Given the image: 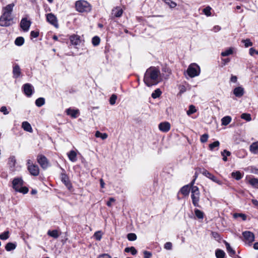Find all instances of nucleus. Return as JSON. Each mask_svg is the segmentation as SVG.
Instances as JSON below:
<instances>
[{
  "mask_svg": "<svg viewBox=\"0 0 258 258\" xmlns=\"http://www.w3.org/2000/svg\"><path fill=\"white\" fill-rule=\"evenodd\" d=\"M22 127L24 129V130H25L27 132H28L30 133L32 132L33 130H32V127H31L30 124L27 121L23 122L22 124Z\"/></svg>",
  "mask_w": 258,
  "mask_h": 258,
  "instance_id": "a878e982",
  "label": "nucleus"
},
{
  "mask_svg": "<svg viewBox=\"0 0 258 258\" xmlns=\"http://www.w3.org/2000/svg\"><path fill=\"white\" fill-rule=\"evenodd\" d=\"M95 137L96 138H100L102 140H105L108 137V135L106 133H101L99 131H97L95 133Z\"/></svg>",
  "mask_w": 258,
  "mask_h": 258,
  "instance_id": "7c9ffc66",
  "label": "nucleus"
},
{
  "mask_svg": "<svg viewBox=\"0 0 258 258\" xmlns=\"http://www.w3.org/2000/svg\"><path fill=\"white\" fill-rule=\"evenodd\" d=\"M190 188V186L188 185H186L181 188L180 191L183 196H187L189 194Z\"/></svg>",
  "mask_w": 258,
  "mask_h": 258,
  "instance_id": "bb28decb",
  "label": "nucleus"
},
{
  "mask_svg": "<svg viewBox=\"0 0 258 258\" xmlns=\"http://www.w3.org/2000/svg\"><path fill=\"white\" fill-rule=\"evenodd\" d=\"M229 61H230V59L228 58H224V59H222V63L223 64V65L226 64Z\"/></svg>",
  "mask_w": 258,
  "mask_h": 258,
  "instance_id": "774afa93",
  "label": "nucleus"
},
{
  "mask_svg": "<svg viewBox=\"0 0 258 258\" xmlns=\"http://www.w3.org/2000/svg\"><path fill=\"white\" fill-rule=\"evenodd\" d=\"M221 30V27L219 26H215L212 30L213 31H214L215 32H218L219 31H220Z\"/></svg>",
  "mask_w": 258,
  "mask_h": 258,
  "instance_id": "338daca9",
  "label": "nucleus"
},
{
  "mask_svg": "<svg viewBox=\"0 0 258 258\" xmlns=\"http://www.w3.org/2000/svg\"><path fill=\"white\" fill-rule=\"evenodd\" d=\"M123 11L120 7H116L112 10V15L115 17H120L122 14Z\"/></svg>",
  "mask_w": 258,
  "mask_h": 258,
  "instance_id": "6ab92c4d",
  "label": "nucleus"
},
{
  "mask_svg": "<svg viewBox=\"0 0 258 258\" xmlns=\"http://www.w3.org/2000/svg\"><path fill=\"white\" fill-rule=\"evenodd\" d=\"M67 114L70 115L73 118H77L79 114V110L78 109H73L69 108L66 110Z\"/></svg>",
  "mask_w": 258,
  "mask_h": 258,
  "instance_id": "dca6fc26",
  "label": "nucleus"
},
{
  "mask_svg": "<svg viewBox=\"0 0 258 258\" xmlns=\"http://www.w3.org/2000/svg\"><path fill=\"white\" fill-rule=\"evenodd\" d=\"M47 235L53 238H57L60 235L61 232L57 230H48L47 233Z\"/></svg>",
  "mask_w": 258,
  "mask_h": 258,
  "instance_id": "aec40b11",
  "label": "nucleus"
},
{
  "mask_svg": "<svg viewBox=\"0 0 258 258\" xmlns=\"http://www.w3.org/2000/svg\"><path fill=\"white\" fill-rule=\"evenodd\" d=\"M159 129L162 132H167L170 129V124L168 122H162L159 124Z\"/></svg>",
  "mask_w": 258,
  "mask_h": 258,
  "instance_id": "4468645a",
  "label": "nucleus"
},
{
  "mask_svg": "<svg viewBox=\"0 0 258 258\" xmlns=\"http://www.w3.org/2000/svg\"><path fill=\"white\" fill-rule=\"evenodd\" d=\"M61 180L62 182L66 185V186L68 188H70L71 187V184L69 180L68 176L65 173H61Z\"/></svg>",
  "mask_w": 258,
  "mask_h": 258,
  "instance_id": "f3484780",
  "label": "nucleus"
},
{
  "mask_svg": "<svg viewBox=\"0 0 258 258\" xmlns=\"http://www.w3.org/2000/svg\"><path fill=\"white\" fill-rule=\"evenodd\" d=\"M127 238L130 241H135L137 239V235L135 233H130L127 235Z\"/></svg>",
  "mask_w": 258,
  "mask_h": 258,
  "instance_id": "49530a36",
  "label": "nucleus"
},
{
  "mask_svg": "<svg viewBox=\"0 0 258 258\" xmlns=\"http://www.w3.org/2000/svg\"><path fill=\"white\" fill-rule=\"evenodd\" d=\"M14 6L15 4L12 3L2 8V14L0 17L1 26L8 27L13 24L14 17L12 12Z\"/></svg>",
  "mask_w": 258,
  "mask_h": 258,
  "instance_id": "f257e3e1",
  "label": "nucleus"
},
{
  "mask_svg": "<svg viewBox=\"0 0 258 258\" xmlns=\"http://www.w3.org/2000/svg\"><path fill=\"white\" fill-rule=\"evenodd\" d=\"M191 198L192 200V204L195 207H200L199 204L200 201V194H191Z\"/></svg>",
  "mask_w": 258,
  "mask_h": 258,
  "instance_id": "a211bd4d",
  "label": "nucleus"
},
{
  "mask_svg": "<svg viewBox=\"0 0 258 258\" xmlns=\"http://www.w3.org/2000/svg\"><path fill=\"white\" fill-rule=\"evenodd\" d=\"M195 213L196 217L198 219H202L204 218V213L201 210L196 209L195 210Z\"/></svg>",
  "mask_w": 258,
  "mask_h": 258,
  "instance_id": "c9c22d12",
  "label": "nucleus"
},
{
  "mask_svg": "<svg viewBox=\"0 0 258 258\" xmlns=\"http://www.w3.org/2000/svg\"><path fill=\"white\" fill-rule=\"evenodd\" d=\"M16 163V160L15 156H11L8 159V165L10 170L12 171L15 170V165Z\"/></svg>",
  "mask_w": 258,
  "mask_h": 258,
  "instance_id": "2eb2a0df",
  "label": "nucleus"
},
{
  "mask_svg": "<svg viewBox=\"0 0 258 258\" xmlns=\"http://www.w3.org/2000/svg\"><path fill=\"white\" fill-rule=\"evenodd\" d=\"M100 39L98 36H94L92 38V43L94 46H97L99 44Z\"/></svg>",
  "mask_w": 258,
  "mask_h": 258,
  "instance_id": "ea45409f",
  "label": "nucleus"
},
{
  "mask_svg": "<svg viewBox=\"0 0 258 258\" xmlns=\"http://www.w3.org/2000/svg\"><path fill=\"white\" fill-rule=\"evenodd\" d=\"M115 201V200L113 198H110L109 199V201L107 202L106 205L108 207H111L112 206V203L114 202Z\"/></svg>",
  "mask_w": 258,
  "mask_h": 258,
  "instance_id": "e2e57ef3",
  "label": "nucleus"
},
{
  "mask_svg": "<svg viewBox=\"0 0 258 258\" xmlns=\"http://www.w3.org/2000/svg\"><path fill=\"white\" fill-rule=\"evenodd\" d=\"M201 173L206 176L207 177L209 178L211 180H212L213 181L218 183L219 185H221L222 184V182L218 179L214 175L212 174L211 173H210L208 171H207L206 169H203V171L201 172Z\"/></svg>",
  "mask_w": 258,
  "mask_h": 258,
  "instance_id": "9b49d317",
  "label": "nucleus"
},
{
  "mask_svg": "<svg viewBox=\"0 0 258 258\" xmlns=\"http://www.w3.org/2000/svg\"><path fill=\"white\" fill-rule=\"evenodd\" d=\"M249 150L254 154H258V142L252 143L249 147Z\"/></svg>",
  "mask_w": 258,
  "mask_h": 258,
  "instance_id": "5701e85b",
  "label": "nucleus"
},
{
  "mask_svg": "<svg viewBox=\"0 0 258 258\" xmlns=\"http://www.w3.org/2000/svg\"><path fill=\"white\" fill-rule=\"evenodd\" d=\"M28 170L31 175L33 176H37L39 174V168L37 165H30L28 167Z\"/></svg>",
  "mask_w": 258,
  "mask_h": 258,
  "instance_id": "ddd939ff",
  "label": "nucleus"
},
{
  "mask_svg": "<svg viewBox=\"0 0 258 258\" xmlns=\"http://www.w3.org/2000/svg\"><path fill=\"white\" fill-rule=\"evenodd\" d=\"M9 237V231H5L0 234V238L2 240H6Z\"/></svg>",
  "mask_w": 258,
  "mask_h": 258,
  "instance_id": "de8ad7c7",
  "label": "nucleus"
},
{
  "mask_svg": "<svg viewBox=\"0 0 258 258\" xmlns=\"http://www.w3.org/2000/svg\"><path fill=\"white\" fill-rule=\"evenodd\" d=\"M219 145L220 143L219 141H215L209 145V148L211 150H213L215 148L218 147L219 146Z\"/></svg>",
  "mask_w": 258,
  "mask_h": 258,
  "instance_id": "09e8293b",
  "label": "nucleus"
},
{
  "mask_svg": "<svg viewBox=\"0 0 258 258\" xmlns=\"http://www.w3.org/2000/svg\"><path fill=\"white\" fill-rule=\"evenodd\" d=\"M225 244L227 251L228 252L229 255L231 257H233L235 254V250L230 246V244L227 242L225 241Z\"/></svg>",
  "mask_w": 258,
  "mask_h": 258,
  "instance_id": "393cba45",
  "label": "nucleus"
},
{
  "mask_svg": "<svg viewBox=\"0 0 258 258\" xmlns=\"http://www.w3.org/2000/svg\"><path fill=\"white\" fill-rule=\"evenodd\" d=\"M250 173L258 175V168H256L253 166L249 167Z\"/></svg>",
  "mask_w": 258,
  "mask_h": 258,
  "instance_id": "13d9d810",
  "label": "nucleus"
},
{
  "mask_svg": "<svg viewBox=\"0 0 258 258\" xmlns=\"http://www.w3.org/2000/svg\"><path fill=\"white\" fill-rule=\"evenodd\" d=\"M16 245L14 243H12V242H9L6 244V245L5 246V248L7 251H9L15 249L16 248Z\"/></svg>",
  "mask_w": 258,
  "mask_h": 258,
  "instance_id": "c756f323",
  "label": "nucleus"
},
{
  "mask_svg": "<svg viewBox=\"0 0 258 258\" xmlns=\"http://www.w3.org/2000/svg\"><path fill=\"white\" fill-rule=\"evenodd\" d=\"M76 10L79 12H89L91 10V5L86 1L80 0L76 2Z\"/></svg>",
  "mask_w": 258,
  "mask_h": 258,
  "instance_id": "20e7f679",
  "label": "nucleus"
},
{
  "mask_svg": "<svg viewBox=\"0 0 258 258\" xmlns=\"http://www.w3.org/2000/svg\"><path fill=\"white\" fill-rule=\"evenodd\" d=\"M233 93L235 96L240 97L244 94V89L241 87H236L233 90Z\"/></svg>",
  "mask_w": 258,
  "mask_h": 258,
  "instance_id": "412c9836",
  "label": "nucleus"
},
{
  "mask_svg": "<svg viewBox=\"0 0 258 258\" xmlns=\"http://www.w3.org/2000/svg\"><path fill=\"white\" fill-rule=\"evenodd\" d=\"M21 69L18 64H16L13 67V74L14 77L18 78L21 75Z\"/></svg>",
  "mask_w": 258,
  "mask_h": 258,
  "instance_id": "4be33fe9",
  "label": "nucleus"
},
{
  "mask_svg": "<svg viewBox=\"0 0 258 258\" xmlns=\"http://www.w3.org/2000/svg\"><path fill=\"white\" fill-rule=\"evenodd\" d=\"M98 258H111V256L107 253L100 254L98 256Z\"/></svg>",
  "mask_w": 258,
  "mask_h": 258,
  "instance_id": "69168bd1",
  "label": "nucleus"
},
{
  "mask_svg": "<svg viewBox=\"0 0 258 258\" xmlns=\"http://www.w3.org/2000/svg\"><path fill=\"white\" fill-rule=\"evenodd\" d=\"M200 72L201 70L200 67L195 63H191L188 66L187 70V73L191 78L198 76L200 74Z\"/></svg>",
  "mask_w": 258,
  "mask_h": 258,
  "instance_id": "39448f33",
  "label": "nucleus"
},
{
  "mask_svg": "<svg viewBox=\"0 0 258 258\" xmlns=\"http://www.w3.org/2000/svg\"><path fill=\"white\" fill-rule=\"evenodd\" d=\"M191 194H200L199 188L196 186H192L191 188Z\"/></svg>",
  "mask_w": 258,
  "mask_h": 258,
  "instance_id": "5fc2aeb1",
  "label": "nucleus"
},
{
  "mask_svg": "<svg viewBox=\"0 0 258 258\" xmlns=\"http://www.w3.org/2000/svg\"><path fill=\"white\" fill-rule=\"evenodd\" d=\"M70 40L71 44L73 45H79L81 43L80 36L78 35L73 34L70 36Z\"/></svg>",
  "mask_w": 258,
  "mask_h": 258,
  "instance_id": "f8f14e48",
  "label": "nucleus"
},
{
  "mask_svg": "<svg viewBox=\"0 0 258 258\" xmlns=\"http://www.w3.org/2000/svg\"><path fill=\"white\" fill-rule=\"evenodd\" d=\"M197 111V109L196 107L193 105H190L189 106V109L187 111L186 113L188 115H190L191 114L195 113Z\"/></svg>",
  "mask_w": 258,
  "mask_h": 258,
  "instance_id": "e433bc0d",
  "label": "nucleus"
},
{
  "mask_svg": "<svg viewBox=\"0 0 258 258\" xmlns=\"http://www.w3.org/2000/svg\"><path fill=\"white\" fill-rule=\"evenodd\" d=\"M249 53L250 55H254V54H258V51L253 48H250L249 50Z\"/></svg>",
  "mask_w": 258,
  "mask_h": 258,
  "instance_id": "052dcab7",
  "label": "nucleus"
},
{
  "mask_svg": "<svg viewBox=\"0 0 258 258\" xmlns=\"http://www.w3.org/2000/svg\"><path fill=\"white\" fill-rule=\"evenodd\" d=\"M160 72L155 67H150L147 70L144 78V82L149 86L157 85L160 82Z\"/></svg>",
  "mask_w": 258,
  "mask_h": 258,
  "instance_id": "f03ea898",
  "label": "nucleus"
},
{
  "mask_svg": "<svg viewBox=\"0 0 258 258\" xmlns=\"http://www.w3.org/2000/svg\"><path fill=\"white\" fill-rule=\"evenodd\" d=\"M0 111L3 112L5 115H7L9 114V111L7 110V108L6 106H2L1 109Z\"/></svg>",
  "mask_w": 258,
  "mask_h": 258,
  "instance_id": "680f3d73",
  "label": "nucleus"
},
{
  "mask_svg": "<svg viewBox=\"0 0 258 258\" xmlns=\"http://www.w3.org/2000/svg\"><path fill=\"white\" fill-rule=\"evenodd\" d=\"M23 89L24 94L27 97H31L34 92V87L29 83L25 84L23 86Z\"/></svg>",
  "mask_w": 258,
  "mask_h": 258,
  "instance_id": "0eeeda50",
  "label": "nucleus"
},
{
  "mask_svg": "<svg viewBox=\"0 0 258 258\" xmlns=\"http://www.w3.org/2000/svg\"><path fill=\"white\" fill-rule=\"evenodd\" d=\"M209 135L207 134H205L201 136L200 141L202 143H206L208 139Z\"/></svg>",
  "mask_w": 258,
  "mask_h": 258,
  "instance_id": "864d4df0",
  "label": "nucleus"
},
{
  "mask_svg": "<svg viewBox=\"0 0 258 258\" xmlns=\"http://www.w3.org/2000/svg\"><path fill=\"white\" fill-rule=\"evenodd\" d=\"M221 154L223 156V160L224 161H226L227 160V156H229L231 155V153L229 151H228L226 150H224L223 152H221Z\"/></svg>",
  "mask_w": 258,
  "mask_h": 258,
  "instance_id": "a19ab883",
  "label": "nucleus"
},
{
  "mask_svg": "<svg viewBox=\"0 0 258 258\" xmlns=\"http://www.w3.org/2000/svg\"><path fill=\"white\" fill-rule=\"evenodd\" d=\"M172 243L170 242H167L164 244V248L167 250H170L172 248Z\"/></svg>",
  "mask_w": 258,
  "mask_h": 258,
  "instance_id": "bf43d9fd",
  "label": "nucleus"
},
{
  "mask_svg": "<svg viewBox=\"0 0 258 258\" xmlns=\"http://www.w3.org/2000/svg\"><path fill=\"white\" fill-rule=\"evenodd\" d=\"M13 188L16 191L24 194L28 192V188L23 186L24 181L22 178H15L12 182Z\"/></svg>",
  "mask_w": 258,
  "mask_h": 258,
  "instance_id": "7ed1b4c3",
  "label": "nucleus"
},
{
  "mask_svg": "<svg viewBox=\"0 0 258 258\" xmlns=\"http://www.w3.org/2000/svg\"><path fill=\"white\" fill-rule=\"evenodd\" d=\"M144 258H151L152 256V253L148 251H145L144 252Z\"/></svg>",
  "mask_w": 258,
  "mask_h": 258,
  "instance_id": "0e129e2a",
  "label": "nucleus"
},
{
  "mask_svg": "<svg viewBox=\"0 0 258 258\" xmlns=\"http://www.w3.org/2000/svg\"><path fill=\"white\" fill-rule=\"evenodd\" d=\"M241 118L247 121H249L251 120V115L249 113H242L241 115Z\"/></svg>",
  "mask_w": 258,
  "mask_h": 258,
  "instance_id": "c03bdc74",
  "label": "nucleus"
},
{
  "mask_svg": "<svg viewBox=\"0 0 258 258\" xmlns=\"http://www.w3.org/2000/svg\"><path fill=\"white\" fill-rule=\"evenodd\" d=\"M39 32L38 31H32L30 33L31 38H37L38 37Z\"/></svg>",
  "mask_w": 258,
  "mask_h": 258,
  "instance_id": "6e6d98bb",
  "label": "nucleus"
},
{
  "mask_svg": "<svg viewBox=\"0 0 258 258\" xmlns=\"http://www.w3.org/2000/svg\"><path fill=\"white\" fill-rule=\"evenodd\" d=\"M47 21L50 24L54 26L55 27L57 28L58 26L57 20L56 16L52 13H49L46 15Z\"/></svg>",
  "mask_w": 258,
  "mask_h": 258,
  "instance_id": "9d476101",
  "label": "nucleus"
},
{
  "mask_svg": "<svg viewBox=\"0 0 258 258\" xmlns=\"http://www.w3.org/2000/svg\"><path fill=\"white\" fill-rule=\"evenodd\" d=\"M233 217L235 218L240 217L243 221H245L246 219V216L245 214L242 213H235L233 215Z\"/></svg>",
  "mask_w": 258,
  "mask_h": 258,
  "instance_id": "8fccbe9b",
  "label": "nucleus"
},
{
  "mask_svg": "<svg viewBox=\"0 0 258 258\" xmlns=\"http://www.w3.org/2000/svg\"><path fill=\"white\" fill-rule=\"evenodd\" d=\"M68 158L70 161L73 162H75L77 161V153L74 151L72 150L67 154Z\"/></svg>",
  "mask_w": 258,
  "mask_h": 258,
  "instance_id": "b1692460",
  "label": "nucleus"
},
{
  "mask_svg": "<svg viewBox=\"0 0 258 258\" xmlns=\"http://www.w3.org/2000/svg\"><path fill=\"white\" fill-rule=\"evenodd\" d=\"M163 1L171 8H174L177 6L176 4L171 0H163Z\"/></svg>",
  "mask_w": 258,
  "mask_h": 258,
  "instance_id": "37998d69",
  "label": "nucleus"
},
{
  "mask_svg": "<svg viewBox=\"0 0 258 258\" xmlns=\"http://www.w3.org/2000/svg\"><path fill=\"white\" fill-rule=\"evenodd\" d=\"M94 237L97 240H100L102 238L101 232L100 231L96 232L94 234Z\"/></svg>",
  "mask_w": 258,
  "mask_h": 258,
  "instance_id": "603ef678",
  "label": "nucleus"
},
{
  "mask_svg": "<svg viewBox=\"0 0 258 258\" xmlns=\"http://www.w3.org/2000/svg\"><path fill=\"white\" fill-rule=\"evenodd\" d=\"M231 121V118L229 116L223 117L221 119L222 124L224 125L228 124Z\"/></svg>",
  "mask_w": 258,
  "mask_h": 258,
  "instance_id": "c85d7f7f",
  "label": "nucleus"
},
{
  "mask_svg": "<svg viewBox=\"0 0 258 258\" xmlns=\"http://www.w3.org/2000/svg\"><path fill=\"white\" fill-rule=\"evenodd\" d=\"M225 253L224 251L221 249H217L216 251V256L217 258H224Z\"/></svg>",
  "mask_w": 258,
  "mask_h": 258,
  "instance_id": "f704fd0d",
  "label": "nucleus"
},
{
  "mask_svg": "<svg viewBox=\"0 0 258 258\" xmlns=\"http://www.w3.org/2000/svg\"><path fill=\"white\" fill-rule=\"evenodd\" d=\"M116 99H117V96L115 94L112 95L109 99L110 104L112 105H114L115 103Z\"/></svg>",
  "mask_w": 258,
  "mask_h": 258,
  "instance_id": "3c124183",
  "label": "nucleus"
},
{
  "mask_svg": "<svg viewBox=\"0 0 258 258\" xmlns=\"http://www.w3.org/2000/svg\"><path fill=\"white\" fill-rule=\"evenodd\" d=\"M242 235L244 237V242L248 245H250L254 240V235L250 231H244L242 233Z\"/></svg>",
  "mask_w": 258,
  "mask_h": 258,
  "instance_id": "423d86ee",
  "label": "nucleus"
},
{
  "mask_svg": "<svg viewBox=\"0 0 258 258\" xmlns=\"http://www.w3.org/2000/svg\"><path fill=\"white\" fill-rule=\"evenodd\" d=\"M126 252H131L133 255H135L137 253V250L134 246L126 247L124 249Z\"/></svg>",
  "mask_w": 258,
  "mask_h": 258,
  "instance_id": "2f4dec72",
  "label": "nucleus"
},
{
  "mask_svg": "<svg viewBox=\"0 0 258 258\" xmlns=\"http://www.w3.org/2000/svg\"><path fill=\"white\" fill-rule=\"evenodd\" d=\"M211 9L210 7L208 6L203 10V12L207 16H210L211 15Z\"/></svg>",
  "mask_w": 258,
  "mask_h": 258,
  "instance_id": "a18cd8bd",
  "label": "nucleus"
},
{
  "mask_svg": "<svg viewBox=\"0 0 258 258\" xmlns=\"http://www.w3.org/2000/svg\"><path fill=\"white\" fill-rule=\"evenodd\" d=\"M161 90L159 89H157L152 93V97L153 98H157L161 95Z\"/></svg>",
  "mask_w": 258,
  "mask_h": 258,
  "instance_id": "58836bf2",
  "label": "nucleus"
},
{
  "mask_svg": "<svg viewBox=\"0 0 258 258\" xmlns=\"http://www.w3.org/2000/svg\"><path fill=\"white\" fill-rule=\"evenodd\" d=\"M24 39L22 37H17L15 41V44L19 46L22 45L24 44Z\"/></svg>",
  "mask_w": 258,
  "mask_h": 258,
  "instance_id": "72a5a7b5",
  "label": "nucleus"
},
{
  "mask_svg": "<svg viewBox=\"0 0 258 258\" xmlns=\"http://www.w3.org/2000/svg\"><path fill=\"white\" fill-rule=\"evenodd\" d=\"M233 53V50L231 48H230L221 52V55L222 56H228Z\"/></svg>",
  "mask_w": 258,
  "mask_h": 258,
  "instance_id": "79ce46f5",
  "label": "nucleus"
},
{
  "mask_svg": "<svg viewBox=\"0 0 258 258\" xmlns=\"http://www.w3.org/2000/svg\"><path fill=\"white\" fill-rule=\"evenodd\" d=\"M45 103V99L42 97H40L37 99L35 101V104L38 107H41Z\"/></svg>",
  "mask_w": 258,
  "mask_h": 258,
  "instance_id": "cd10ccee",
  "label": "nucleus"
},
{
  "mask_svg": "<svg viewBox=\"0 0 258 258\" xmlns=\"http://www.w3.org/2000/svg\"><path fill=\"white\" fill-rule=\"evenodd\" d=\"M37 162L43 169H46L49 166V163L47 158L43 155H38Z\"/></svg>",
  "mask_w": 258,
  "mask_h": 258,
  "instance_id": "6e6552de",
  "label": "nucleus"
},
{
  "mask_svg": "<svg viewBox=\"0 0 258 258\" xmlns=\"http://www.w3.org/2000/svg\"><path fill=\"white\" fill-rule=\"evenodd\" d=\"M248 182L254 187H258V178H252L249 180Z\"/></svg>",
  "mask_w": 258,
  "mask_h": 258,
  "instance_id": "473e14b6",
  "label": "nucleus"
},
{
  "mask_svg": "<svg viewBox=\"0 0 258 258\" xmlns=\"http://www.w3.org/2000/svg\"><path fill=\"white\" fill-rule=\"evenodd\" d=\"M242 42L244 43L245 47H248L252 45V43L249 39L243 40Z\"/></svg>",
  "mask_w": 258,
  "mask_h": 258,
  "instance_id": "4d7b16f0",
  "label": "nucleus"
},
{
  "mask_svg": "<svg viewBox=\"0 0 258 258\" xmlns=\"http://www.w3.org/2000/svg\"><path fill=\"white\" fill-rule=\"evenodd\" d=\"M31 25V22L26 18H22L20 22V27L24 32L29 31Z\"/></svg>",
  "mask_w": 258,
  "mask_h": 258,
  "instance_id": "1a4fd4ad",
  "label": "nucleus"
},
{
  "mask_svg": "<svg viewBox=\"0 0 258 258\" xmlns=\"http://www.w3.org/2000/svg\"><path fill=\"white\" fill-rule=\"evenodd\" d=\"M231 175L232 177L236 180H239L242 177L241 173L239 171H236L235 172H233L232 173Z\"/></svg>",
  "mask_w": 258,
  "mask_h": 258,
  "instance_id": "4c0bfd02",
  "label": "nucleus"
}]
</instances>
